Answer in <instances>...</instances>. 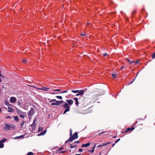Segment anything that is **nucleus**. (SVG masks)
I'll use <instances>...</instances> for the list:
<instances>
[{
    "instance_id": "1",
    "label": "nucleus",
    "mask_w": 155,
    "mask_h": 155,
    "mask_svg": "<svg viewBox=\"0 0 155 155\" xmlns=\"http://www.w3.org/2000/svg\"><path fill=\"white\" fill-rule=\"evenodd\" d=\"M15 127V126L13 124L7 123L6 124L5 127H3V129L5 131L8 132L11 129L12 130H14Z\"/></svg>"
},
{
    "instance_id": "2",
    "label": "nucleus",
    "mask_w": 155,
    "mask_h": 155,
    "mask_svg": "<svg viewBox=\"0 0 155 155\" xmlns=\"http://www.w3.org/2000/svg\"><path fill=\"white\" fill-rule=\"evenodd\" d=\"M48 101L50 102L51 103L53 102H55L51 103V104L52 105H56L58 106L60 104H62L64 102V101H56V99H48Z\"/></svg>"
},
{
    "instance_id": "3",
    "label": "nucleus",
    "mask_w": 155,
    "mask_h": 155,
    "mask_svg": "<svg viewBox=\"0 0 155 155\" xmlns=\"http://www.w3.org/2000/svg\"><path fill=\"white\" fill-rule=\"evenodd\" d=\"M64 104L63 105V107L65 109L64 112L63 113V114H65L66 113L70 110V107L69 106L68 104L64 102Z\"/></svg>"
},
{
    "instance_id": "4",
    "label": "nucleus",
    "mask_w": 155,
    "mask_h": 155,
    "mask_svg": "<svg viewBox=\"0 0 155 155\" xmlns=\"http://www.w3.org/2000/svg\"><path fill=\"white\" fill-rule=\"evenodd\" d=\"M86 98H84L83 101H80V104L81 107H85L89 104V101H86Z\"/></svg>"
},
{
    "instance_id": "5",
    "label": "nucleus",
    "mask_w": 155,
    "mask_h": 155,
    "mask_svg": "<svg viewBox=\"0 0 155 155\" xmlns=\"http://www.w3.org/2000/svg\"><path fill=\"white\" fill-rule=\"evenodd\" d=\"M71 92L75 93H77L76 94V96L80 95L82 97H83L82 95L84 94V91L83 90H72Z\"/></svg>"
},
{
    "instance_id": "6",
    "label": "nucleus",
    "mask_w": 155,
    "mask_h": 155,
    "mask_svg": "<svg viewBox=\"0 0 155 155\" xmlns=\"http://www.w3.org/2000/svg\"><path fill=\"white\" fill-rule=\"evenodd\" d=\"M78 137V135L77 132H75L73 135L71 137L68 139L69 141L71 142L75 139H77Z\"/></svg>"
},
{
    "instance_id": "7",
    "label": "nucleus",
    "mask_w": 155,
    "mask_h": 155,
    "mask_svg": "<svg viewBox=\"0 0 155 155\" xmlns=\"http://www.w3.org/2000/svg\"><path fill=\"white\" fill-rule=\"evenodd\" d=\"M34 113V109L33 108H31L29 112L28 113V117L30 119H31L32 117V116L33 115V114Z\"/></svg>"
},
{
    "instance_id": "8",
    "label": "nucleus",
    "mask_w": 155,
    "mask_h": 155,
    "mask_svg": "<svg viewBox=\"0 0 155 155\" xmlns=\"http://www.w3.org/2000/svg\"><path fill=\"white\" fill-rule=\"evenodd\" d=\"M16 110L17 113H18V115H19L20 116V117L22 118H24V116L22 114H24V113L22 112L21 111L18 109L17 110Z\"/></svg>"
},
{
    "instance_id": "9",
    "label": "nucleus",
    "mask_w": 155,
    "mask_h": 155,
    "mask_svg": "<svg viewBox=\"0 0 155 155\" xmlns=\"http://www.w3.org/2000/svg\"><path fill=\"white\" fill-rule=\"evenodd\" d=\"M16 98L14 97H11L9 100L10 102L12 103H14L16 102Z\"/></svg>"
},
{
    "instance_id": "10",
    "label": "nucleus",
    "mask_w": 155,
    "mask_h": 155,
    "mask_svg": "<svg viewBox=\"0 0 155 155\" xmlns=\"http://www.w3.org/2000/svg\"><path fill=\"white\" fill-rule=\"evenodd\" d=\"M135 125H134L133 127H131L128 128L127 129V130L126 131H125V132H123V133H124L127 132L129 131L133 130L135 129L134 127H135Z\"/></svg>"
},
{
    "instance_id": "11",
    "label": "nucleus",
    "mask_w": 155,
    "mask_h": 155,
    "mask_svg": "<svg viewBox=\"0 0 155 155\" xmlns=\"http://www.w3.org/2000/svg\"><path fill=\"white\" fill-rule=\"evenodd\" d=\"M73 99L75 101V104L77 107L79 106V101H78V98L77 97H75L73 98Z\"/></svg>"
},
{
    "instance_id": "12",
    "label": "nucleus",
    "mask_w": 155,
    "mask_h": 155,
    "mask_svg": "<svg viewBox=\"0 0 155 155\" xmlns=\"http://www.w3.org/2000/svg\"><path fill=\"white\" fill-rule=\"evenodd\" d=\"M143 124H140L139 125H137V126H135L134 127L135 128H137V129L138 130H141L142 128V126Z\"/></svg>"
},
{
    "instance_id": "13",
    "label": "nucleus",
    "mask_w": 155,
    "mask_h": 155,
    "mask_svg": "<svg viewBox=\"0 0 155 155\" xmlns=\"http://www.w3.org/2000/svg\"><path fill=\"white\" fill-rule=\"evenodd\" d=\"M91 143H87L84 144H83L82 145L81 147H87L89 146L90 145Z\"/></svg>"
},
{
    "instance_id": "14",
    "label": "nucleus",
    "mask_w": 155,
    "mask_h": 155,
    "mask_svg": "<svg viewBox=\"0 0 155 155\" xmlns=\"http://www.w3.org/2000/svg\"><path fill=\"white\" fill-rule=\"evenodd\" d=\"M66 101L70 105L72 104L74 102L72 100H67Z\"/></svg>"
},
{
    "instance_id": "15",
    "label": "nucleus",
    "mask_w": 155,
    "mask_h": 155,
    "mask_svg": "<svg viewBox=\"0 0 155 155\" xmlns=\"http://www.w3.org/2000/svg\"><path fill=\"white\" fill-rule=\"evenodd\" d=\"M47 130L46 129L44 131L41 132L40 133H39V136L44 135L47 132Z\"/></svg>"
},
{
    "instance_id": "16",
    "label": "nucleus",
    "mask_w": 155,
    "mask_h": 155,
    "mask_svg": "<svg viewBox=\"0 0 155 155\" xmlns=\"http://www.w3.org/2000/svg\"><path fill=\"white\" fill-rule=\"evenodd\" d=\"M49 89V88L46 87H42L41 88H39V90H42L45 91H48V90Z\"/></svg>"
},
{
    "instance_id": "17",
    "label": "nucleus",
    "mask_w": 155,
    "mask_h": 155,
    "mask_svg": "<svg viewBox=\"0 0 155 155\" xmlns=\"http://www.w3.org/2000/svg\"><path fill=\"white\" fill-rule=\"evenodd\" d=\"M96 144L94 145L92 147V150H88V151L90 152L91 153H93L94 151V150L95 148Z\"/></svg>"
},
{
    "instance_id": "18",
    "label": "nucleus",
    "mask_w": 155,
    "mask_h": 155,
    "mask_svg": "<svg viewBox=\"0 0 155 155\" xmlns=\"http://www.w3.org/2000/svg\"><path fill=\"white\" fill-rule=\"evenodd\" d=\"M14 119L16 121L18 122L19 120L18 117V116H15L14 117Z\"/></svg>"
},
{
    "instance_id": "19",
    "label": "nucleus",
    "mask_w": 155,
    "mask_h": 155,
    "mask_svg": "<svg viewBox=\"0 0 155 155\" xmlns=\"http://www.w3.org/2000/svg\"><path fill=\"white\" fill-rule=\"evenodd\" d=\"M24 137V135L19 136L18 137H16L15 138V139H19L20 138H23Z\"/></svg>"
},
{
    "instance_id": "20",
    "label": "nucleus",
    "mask_w": 155,
    "mask_h": 155,
    "mask_svg": "<svg viewBox=\"0 0 155 155\" xmlns=\"http://www.w3.org/2000/svg\"><path fill=\"white\" fill-rule=\"evenodd\" d=\"M36 120L35 119L33 121V123L31 125V127L33 128H34L35 127V121Z\"/></svg>"
},
{
    "instance_id": "21",
    "label": "nucleus",
    "mask_w": 155,
    "mask_h": 155,
    "mask_svg": "<svg viewBox=\"0 0 155 155\" xmlns=\"http://www.w3.org/2000/svg\"><path fill=\"white\" fill-rule=\"evenodd\" d=\"M8 112H13L14 111V110L12 108L8 107Z\"/></svg>"
},
{
    "instance_id": "22",
    "label": "nucleus",
    "mask_w": 155,
    "mask_h": 155,
    "mask_svg": "<svg viewBox=\"0 0 155 155\" xmlns=\"http://www.w3.org/2000/svg\"><path fill=\"white\" fill-rule=\"evenodd\" d=\"M112 76L114 78H116L117 77V74H111Z\"/></svg>"
},
{
    "instance_id": "23",
    "label": "nucleus",
    "mask_w": 155,
    "mask_h": 155,
    "mask_svg": "<svg viewBox=\"0 0 155 155\" xmlns=\"http://www.w3.org/2000/svg\"><path fill=\"white\" fill-rule=\"evenodd\" d=\"M4 147V144L1 141H0V148H2Z\"/></svg>"
},
{
    "instance_id": "24",
    "label": "nucleus",
    "mask_w": 155,
    "mask_h": 155,
    "mask_svg": "<svg viewBox=\"0 0 155 155\" xmlns=\"http://www.w3.org/2000/svg\"><path fill=\"white\" fill-rule=\"evenodd\" d=\"M56 97L59 99H61L62 98V96H56Z\"/></svg>"
},
{
    "instance_id": "25",
    "label": "nucleus",
    "mask_w": 155,
    "mask_h": 155,
    "mask_svg": "<svg viewBox=\"0 0 155 155\" xmlns=\"http://www.w3.org/2000/svg\"><path fill=\"white\" fill-rule=\"evenodd\" d=\"M22 61L25 64V63H26V62H27L28 61L25 59H24L23 60H22Z\"/></svg>"
},
{
    "instance_id": "26",
    "label": "nucleus",
    "mask_w": 155,
    "mask_h": 155,
    "mask_svg": "<svg viewBox=\"0 0 155 155\" xmlns=\"http://www.w3.org/2000/svg\"><path fill=\"white\" fill-rule=\"evenodd\" d=\"M25 123V121H23L21 122V123L20 124V126L21 127H22L23 125H24Z\"/></svg>"
},
{
    "instance_id": "27",
    "label": "nucleus",
    "mask_w": 155,
    "mask_h": 155,
    "mask_svg": "<svg viewBox=\"0 0 155 155\" xmlns=\"http://www.w3.org/2000/svg\"><path fill=\"white\" fill-rule=\"evenodd\" d=\"M70 145H71V146L70 147V148H73L77 146V145L76 144H75V145H74L73 146H72L71 144H70Z\"/></svg>"
},
{
    "instance_id": "28",
    "label": "nucleus",
    "mask_w": 155,
    "mask_h": 155,
    "mask_svg": "<svg viewBox=\"0 0 155 155\" xmlns=\"http://www.w3.org/2000/svg\"><path fill=\"white\" fill-rule=\"evenodd\" d=\"M104 146H105V145H104V143L103 144H101V145H98V146H97V147H103Z\"/></svg>"
},
{
    "instance_id": "29",
    "label": "nucleus",
    "mask_w": 155,
    "mask_h": 155,
    "mask_svg": "<svg viewBox=\"0 0 155 155\" xmlns=\"http://www.w3.org/2000/svg\"><path fill=\"white\" fill-rule=\"evenodd\" d=\"M34 153L31 152H29L27 153V155H33Z\"/></svg>"
},
{
    "instance_id": "30",
    "label": "nucleus",
    "mask_w": 155,
    "mask_h": 155,
    "mask_svg": "<svg viewBox=\"0 0 155 155\" xmlns=\"http://www.w3.org/2000/svg\"><path fill=\"white\" fill-rule=\"evenodd\" d=\"M6 140L5 139H3L1 141L2 143H4L5 141Z\"/></svg>"
},
{
    "instance_id": "31",
    "label": "nucleus",
    "mask_w": 155,
    "mask_h": 155,
    "mask_svg": "<svg viewBox=\"0 0 155 155\" xmlns=\"http://www.w3.org/2000/svg\"><path fill=\"white\" fill-rule=\"evenodd\" d=\"M152 57L153 59H154V58H155V52L152 55Z\"/></svg>"
},
{
    "instance_id": "32",
    "label": "nucleus",
    "mask_w": 155,
    "mask_h": 155,
    "mask_svg": "<svg viewBox=\"0 0 155 155\" xmlns=\"http://www.w3.org/2000/svg\"><path fill=\"white\" fill-rule=\"evenodd\" d=\"M5 104H6V105H8V104H10L8 102V101H5Z\"/></svg>"
},
{
    "instance_id": "33",
    "label": "nucleus",
    "mask_w": 155,
    "mask_h": 155,
    "mask_svg": "<svg viewBox=\"0 0 155 155\" xmlns=\"http://www.w3.org/2000/svg\"><path fill=\"white\" fill-rule=\"evenodd\" d=\"M100 94H95L94 95V97H98L99 96H100Z\"/></svg>"
},
{
    "instance_id": "34",
    "label": "nucleus",
    "mask_w": 155,
    "mask_h": 155,
    "mask_svg": "<svg viewBox=\"0 0 155 155\" xmlns=\"http://www.w3.org/2000/svg\"><path fill=\"white\" fill-rule=\"evenodd\" d=\"M43 129V128L42 127H39V132L41 130H42Z\"/></svg>"
},
{
    "instance_id": "35",
    "label": "nucleus",
    "mask_w": 155,
    "mask_h": 155,
    "mask_svg": "<svg viewBox=\"0 0 155 155\" xmlns=\"http://www.w3.org/2000/svg\"><path fill=\"white\" fill-rule=\"evenodd\" d=\"M136 13V10H134V11L133 12H132V15H134V14Z\"/></svg>"
},
{
    "instance_id": "36",
    "label": "nucleus",
    "mask_w": 155,
    "mask_h": 155,
    "mask_svg": "<svg viewBox=\"0 0 155 155\" xmlns=\"http://www.w3.org/2000/svg\"><path fill=\"white\" fill-rule=\"evenodd\" d=\"M110 143H111L110 142H107V143H104V145H105V146H106V145H107V144H108Z\"/></svg>"
},
{
    "instance_id": "37",
    "label": "nucleus",
    "mask_w": 155,
    "mask_h": 155,
    "mask_svg": "<svg viewBox=\"0 0 155 155\" xmlns=\"http://www.w3.org/2000/svg\"><path fill=\"white\" fill-rule=\"evenodd\" d=\"M63 149H64L63 147H60L59 149L58 150L60 151V150H62Z\"/></svg>"
},
{
    "instance_id": "38",
    "label": "nucleus",
    "mask_w": 155,
    "mask_h": 155,
    "mask_svg": "<svg viewBox=\"0 0 155 155\" xmlns=\"http://www.w3.org/2000/svg\"><path fill=\"white\" fill-rule=\"evenodd\" d=\"M70 137H71L72 136V130L71 129L70 130Z\"/></svg>"
},
{
    "instance_id": "39",
    "label": "nucleus",
    "mask_w": 155,
    "mask_h": 155,
    "mask_svg": "<svg viewBox=\"0 0 155 155\" xmlns=\"http://www.w3.org/2000/svg\"><path fill=\"white\" fill-rule=\"evenodd\" d=\"M127 62H130V63L131 64H132V62H131V61H130L129 59H127Z\"/></svg>"
},
{
    "instance_id": "40",
    "label": "nucleus",
    "mask_w": 155,
    "mask_h": 155,
    "mask_svg": "<svg viewBox=\"0 0 155 155\" xmlns=\"http://www.w3.org/2000/svg\"><path fill=\"white\" fill-rule=\"evenodd\" d=\"M107 53H104L103 54V55L104 56V57H106V56H107Z\"/></svg>"
},
{
    "instance_id": "41",
    "label": "nucleus",
    "mask_w": 155,
    "mask_h": 155,
    "mask_svg": "<svg viewBox=\"0 0 155 155\" xmlns=\"http://www.w3.org/2000/svg\"><path fill=\"white\" fill-rule=\"evenodd\" d=\"M105 133V132H101V133H100L99 134H98V135H99V136H101V134H103V133Z\"/></svg>"
},
{
    "instance_id": "42",
    "label": "nucleus",
    "mask_w": 155,
    "mask_h": 155,
    "mask_svg": "<svg viewBox=\"0 0 155 155\" xmlns=\"http://www.w3.org/2000/svg\"><path fill=\"white\" fill-rule=\"evenodd\" d=\"M74 142L75 143H80V141H79V140H77V141H75Z\"/></svg>"
},
{
    "instance_id": "43",
    "label": "nucleus",
    "mask_w": 155,
    "mask_h": 155,
    "mask_svg": "<svg viewBox=\"0 0 155 155\" xmlns=\"http://www.w3.org/2000/svg\"><path fill=\"white\" fill-rule=\"evenodd\" d=\"M54 91H61V90L59 89H57L54 90Z\"/></svg>"
},
{
    "instance_id": "44",
    "label": "nucleus",
    "mask_w": 155,
    "mask_h": 155,
    "mask_svg": "<svg viewBox=\"0 0 155 155\" xmlns=\"http://www.w3.org/2000/svg\"><path fill=\"white\" fill-rule=\"evenodd\" d=\"M67 92H68V91L66 90V91H63L61 93H66Z\"/></svg>"
},
{
    "instance_id": "45",
    "label": "nucleus",
    "mask_w": 155,
    "mask_h": 155,
    "mask_svg": "<svg viewBox=\"0 0 155 155\" xmlns=\"http://www.w3.org/2000/svg\"><path fill=\"white\" fill-rule=\"evenodd\" d=\"M120 140V139H118L115 142V143H117Z\"/></svg>"
},
{
    "instance_id": "46",
    "label": "nucleus",
    "mask_w": 155,
    "mask_h": 155,
    "mask_svg": "<svg viewBox=\"0 0 155 155\" xmlns=\"http://www.w3.org/2000/svg\"><path fill=\"white\" fill-rule=\"evenodd\" d=\"M66 152H67L66 151H61V153H64Z\"/></svg>"
},
{
    "instance_id": "47",
    "label": "nucleus",
    "mask_w": 155,
    "mask_h": 155,
    "mask_svg": "<svg viewBox=\"0 0 155 155\" xmlns=\"http://www.w3.org/2000/svg\"><path fill=\"white\" fill-rule=\"evenodd\" d=\"M83 151V149H80L79 150V151L80 152H82Z\"/></svg>"
},
{
    "instance_id": "48",
    "label": "nucleus",
    "mask_w": 155,
    "mask_h": 155,
    "mask_svg": "<svg viewBox=\"0 0 155 155\" xmlns=\"http://www.w3.org/2000/svg\"><path fill=\"white\" fill-rule=\"evenodd\" d=\"M139 62V60H137V61H135V63L136 64H137Z\"/></svg>"
},
{
    "instance_id": "49",
    "label": "nucleus",
    "mask_w": 155,
    "mask_h": 155,
    "mask_svg": "<svg viewBox=\"0 0 155 155\" xmlns=\"http://www.w3.org/2000/svg\"><path fill=\"white\" fill-rule=\"evenodd\" d=\"M11 118V117L10 116H7V117H5V118Z\"/></svg>"
},
{
    "instance_id": "50",
    "label": "nucleus",
    "mask_w": 155,
    "mask_h": 155,
    "mask_svg": "<svg viewBox=\"0 0 155 155\" xmlns=\"http://www.w3.org/2000/svg\"><path fill=\"white\" fill-rule=\"evenodd\" d=\"M124 66H122V67H121L120 68L121 70L122 69L124 68Z\"/></svg>"
},
{
    "instance_id": "51",
    "label": "nucleus",
    "mask_w": 155,
    "mask_h": 155,
    "mask_svg": "<svg viewBox=\"0 0 155 155\" xmlns=\"http://www.w3.org/2000/svg\"><path fill=\"white\" fill-rule=\"evenodd\" d=\"M81 35L82 36H85V34H81Z\"/></svg>"
},
{
    "instance_id": "52",
    "label": "nucleus",
    "mask_w": 155,
    "mask_h": 155,
    "mask_svg": "<svg viewBox=\"0 0 155 155\" xmlns=\"http://www.w3.org/2000/svg\"><path fill=\"white\" fill-rule=\"evenodd\" d=\"M18 105H20L21 104V103L18 101Z\"/></svg>"
},
{
    "instance_id": "53",
    "label": "nucleus",
    "mask_w": 155,
    "mask_h": 155,
    "mask_svg": "<svg viewBox=\"0 0 155 155\" xmlns=\"http://www.w3.org/2000/svg\"><path fill=\"white\" fill-rule=\"evenodd\" d=\"M135 78L134 79L133 81H132V82H131V84L134 81V80H135Z\"/></svg>"
},
{
    "instance_id": "54",
    "label": "nucleus",
    "mask_w": 155,
    "mask_h": 155,
    "mask_svg": "<svg viewBox=\"0 0 155 155\" xmlns=\"http://www.w3.org/2000/svg\"><path fill=\"white\" fill-rule=\"evenodd\" d=\"M115 143H114V144L113 143V144H112V147H113L114 146V145H115Z\"/></svg>"
},
{
    "instance_id": "55",
    "label": "nucleus",
    "mask_w": 155,
    "mask_h": 155,
    "mask_svg": "<svg viewBox=\"0 0 155 155\" xmlns=\"http://www.w3.org/2000/svg\"><path fill=\"white\" fill-rule=\"evenodd\" d=\"M135 61H133L131 62H132V64L133 63H135Z\"/></svg>"
},
{
    "instance_id": "56",
    "label": "nucleus",
    "mask_w": 155,
    "mask_h": 155,
    "mask_svg": "<svg viewBox=\"0 0 155 155\" xmlns=\"http://www.w3.org/2000/svg\"><path fill=\"white\" fill-rule=\"evenodd\" d=\"M90 24V23H87V25H89Z\"/></svg>"
},
{
    "instance_id": "57",
    "label": "nucleus",
    "mask_w": 155,
    "mask_h": 155,
    "mask_svg": "<svg viewBox=\"0 0 155 155\" xmlns=\"http://www.w3.org/2000/svg\"><path fill=\"white\" fill-rule=\"evenodd\" d=\"M68 141H69V140H67V141H66L65 142V143H67L68 142Z\"/></svg>"
},
{
    "instance_id": "58",
    "label": "nucleus",
    "mask_w": 155,
    "mask_h": 155,
    "mask_svg": "<svg viewBox=\"0 0 155 155\" xmlns=\"http://www.w3.org/2000/svg\"><path fill=\"white\" fill-rule=\"evenodd\" d=\"M138 122V121H137L136 122V123H135V125H136V124Z\"/></svg>"
},
{
    "instance_id": "59",
    "label": "nucleus",
    "mask_w": 155,
    "mask_h": 155,
    "mask_svg": "<svg viewBox=\"0 0 155 155\" xmlns=\"http://www.w3.org/2000/svg\"><path fill=\"white\" fill-rule=\"evenodd\" d=\"M116 136H113V138H116Z\"/></svg>"
},
{
    "instance_id": "60",
    "label": "nucleus",
    "mask_w": 155,
    "mask_h": 155,
    "mask_svg": "<svg viewBox=\"0 0 155 155\" xmlns=\"http://www.w3.org/2000/svg\"><path fill=\"white\" fill-rule=\"evenodd\" d=\"M2 82L1 79L0 78V82Z\"/></svg>"
},
{
    "instance_id": "61",
    "label": "nucleus",
    "mask_w": 155,
    "mask_h": 155,
    "mask_svg": "<svg viewBox=\"0 0 155 155\" xmlns=\"http://www.w3.org/2000/svg\"><path fill=\"white\" fill-rule=\"evenodd\" d=\"M52 94H55V93H52Z\"/></svg>"
},
{
    "instance_id": "62",
    "label": "nucleus",
    "mask_w": 155,
    "mask_h": 155,
    "mask_svg": "<svg viewBox=\"0 0 155 155\" xmlns=\"http://www.w3.org/2000/svg\"><path fill=\"white\" fill-rule=\"evenodd\" d=\"M0 110H1V108H0Z\"/></svg>"
},
{
    "instance_id": "63",
    "label": "nucleus",
    "mask_w": 155,
    "mask_h": 155,
    "mask_svg": "<svg viewBox=\"0 0 155 155\" xmlns=\"http://www.w3.org/2000/svg\"><path fill=\"white\" fill-rule=\"evenodd\" d=\"M100 154V155H101V153H100V154Z\"/></svg>"
},
{
    "instance_id": "64",
    "label": "nucleus",
    "mask_w": 155,
    "mask_h": 155,
    "mask_svg": "<svg viewBox=\"0 0 155 155\" xmlns=\"http://www.w3.org/2000/svg\"><path fill=\"white\" fill-rule=\"evenodd\" d=\"M37 135H38V136H39V134H38Z\"/></svg>"
}]
</instances>
